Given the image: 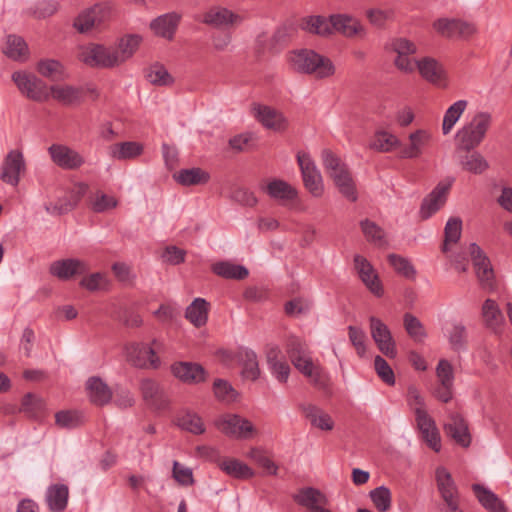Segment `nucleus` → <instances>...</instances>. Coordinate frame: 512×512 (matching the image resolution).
<instances>
[{"instance_id": "nucleus-32", "label": "nucleus", "mask_w": 512, "mask_h": 512, "mask_svg": "<svg viewBox=\"0 0 512 512\" xmlns=\"http://www.w3.org/2000/svg\"><path fill=\"white\" fill-rule=\"evenodd\" d=\"M300 27L302 30L310 34H315L322 37L333 34L331 16L329 18L321 15L307 16L302 19Z\"/></svg>"}, {"instance_id": "nucleus-11", "label": "nucleus", "mask_w": 512, "mask_h": 512, "mask_svg": "<svg viewBox=\"0 0 512 512\" xmlns=\"http://www.w3.org/2000/svg\"><path fill=\"white\" fill-rule=\"evenodd\" d=\"M297 161L301 169L305 187L313 196L320 197L324 190L322 177L314 162L307 154H298Z\"/></svg>"}, {"instance_id": "nucleus-38", "label": "nucleus", "mask_w": 512, "mask_h": 512, "mask_svg": "<svg viewBox=\"0 0 512 512\" xmlns=\"http://www.w3.org/2000/svg\"><path fill=\"white\" fill-rule=\"evenodd\" d=\"M69 497L68 487L64 484H55L50 486L46 492V502L52 512H62L65 510Z\"/></svg>"}, {"instance_id": "nucleus-30", "label": "nucleus", "mask_w": 512, "mask_h": 512, "mask_svg": "<svg viewBox=\"0 0 512 512\" xmlns=\"http://www.w3.org/2000/svg\"><path fill=\"white\" fill-rule=\"evenodd\" d=\"M264 191L270 198L281 204H286L297 198V190L286 181L280 179H273L268 182Z\"/></svg>"}, {"instance_id": "nucleus-39", "label": "nucleus", "mask_w": 512, "mask_h": 512, "mask_svg": "<svg viewBox=\"0 0 512 512\" xmlns=\"http://www.w3.org/2000/svg\"><path fill=\"white\" fill-rule=\"evenodd\" d=\"M209 306L204 298H195L186 308L185 318L195 327H202L207 323Z\"/></svg>"}, {"instance_id": "nucleus-57", "label": "nucleus", "mask_w": 512, "mask_h": 512, "mask_svg": "<svg viewBox=\"0 0 512 512\" xmlns=\"http://www.w3.org/2000/svg\"><path fill=\"white\" fill-rule=\"evenodd\" d=\"M117 200L103 192H96L90 197V207L94 212L103 213L117 206Z\"/></svg>"}, {"instance_id": "nucleus-1", "label": "nucleus", "mask_w": 512, "mask_h": 512, "mask_svg": "<svg viewBox=\"0 0 512 512\" xmlns=\"http://www.w3.org/2000/svg\"><path fill=\"white\" fill-rule=\"evenodd\" d=\"M289 62L293 70L305 74H314L321 79L333 76L336 70L329 58L309 49L292 52Z\"/></svg>"}, {"instance_id": "nucleus-45", "label": "nucleus", "mask_w": 512, "mask_h": 512, "mask_svg": "<svg viewBox=\"0 0 512 512\" xmlns=\"http://www.w3.org/2000/svg\"><path fill=\"white\" fill-rule=\"evenodd\" d=\"M143 146L138 142H121L110 147V156L117 160L132 159L139 156Z\"/></svg>"}, {"instance_id": "nucleus-26", "label": "nucleus", "mask_w": 512, "mask_h": 512, "mask_svg": "<svg viewBox=\"0 0 512 512\" xmlns=\"http://www.w3.org/2000/svg\"><path fill=\"white\" fill-rule=\"evenodd\" d=\"M49 93L50 97L66 106L77 105L84 97V90L72 85H52Z\"/></svg>"}, {"instance_id": "nucleus-40", "label": "nucleus", "mask_w": 512, "mask_h": 512, "mask_svg": "<svg viewBox=\"0 0 512 512\" xmlns=\"http://www.w3.org/2000/svg\"><path fill=\"white\" fill-rule=\"evenodd\" d=\"M211 270L214 274L225 279L243 280L249 274L246 267L227 261L214 263L211 267Z\"/></svg>"}, {"instance_id": "nucleus-24", "label": "nucleus", "mask_w": 512, "mask_h": 512, "mask_svg": "<svg viewBox=\"0 0 512 512\" xmlns=\"http://www.w3.org/2000/svg\"><path fill=\"white\" fill-rule=\"evenodd\" d=\"M292 498L299 506L307 509L308 512H312L321 505L328 504L326 495L314 487L300 488Z\"/></svg>"}, {"instance_id": "nucleus-33", "label": "nucleus", "mask_w": 512, "mask_h": 512, "mask_svg": "<svg viewBox=\"0 0 512 512\" xmlns=\"http://www.w3.org/2000/svg\"><path fill=\"white\" fill-rule=\"evenodd\" d=\"M181 16L175 12L167 13L154 19L150 27L158 36L172 39L178 27Z\"/></svg>"}, {"instance_id": "nucleus-15", "label": "nucleus", "mask_w": 512, "mask_h": 512, "mask_svg": "<svg viewBox=\"0 0 512 512\" xmlns=\"http://www.w3.org/2000/svg\"><path fill=\"white\" fill-rule=\"evenodd\" d=\"M444 430L459 446L463 448L470 446L472 438L468 423L460 414L455 412L450 413L447 422L444 424Z\"/></svg>"}, {"instance_id": "nucleus-13", "label": "nucleus", "mask_w": 512, "mask_h": 512, "mask_svg": "<svg viewBox=\"0 0 512 512\" xmlns=\"http://www.w3.org/2000/svg\"><path fill=\"white\" fill-rule=\"evenodd\" d=\"M140 390L145 403L154 410L163 411L169 406V399L162 387L153 379H142Z\"/></svg>"}, {"instance_id": "nucleus-58", "label": "nucleus", "mask_w": 512, "mask_h": 512, "mask_svg": "<svg viewBox=\"0 0 512 512\" xmlns=\"http://www.w3.org/2000/svg\"><path fill=\"white\" fill-rule=\"evenodd\" d=\"M178 425L193 434L205 432V426L200 416L195 413H186L178 418Z\"/></svg>"}, {"instance_id": "nucleus-22", "label": "nucleus", "mask_w": 512, "mask_h": 512, "mask_svg": "<svg viewBox=\"0 0 512 512\" xmlns=\"http://www.w3.org/2000/svg\"><path fill=\"white\" fill-rule=\"evenodd\" d=\"M173 375L184 383L198 384L206 380L205 369L197 363L179 362L171 366Z\"/></svg>"}, {"instance_id": "nucleus-62", "label": "nucleus", "mask_w": 512, "mask_h": 512, "mask_svg": "<svg viewBox=\"0 0 512 512\" xmlns=\"http://www.w3.org/2000/svg\"><path fill=\"white\" fill-rule=\"evenodd\" d=\"M77 205L73 203L68 193L58 198L55 202L45 206L48 213L52 215H62L73 210Z\"/></svg>"}, {"instance_id": "nucleus-64", "label": "nucleus", "mask_w": 512, "mask_h": 512, "mask_svg": "<svg viewBox=\"0 0 512 512\" xmlns=\"http://www.w3.org/2000/svg\"><path fill=\"white\" fill-rule=\"evenodd\" d=\"M349 340L356 350L359 357H363L366 353V334L355 326L348 327Z\"/></svg>"}, {"instance_id": "nucleus-28", "label": "nucleus", "mask_w": 512, "mask_h": 512, "mask_svg": "<svg viewBox=\"0 0 512 512\" xmlns=\"http://www.w3.org/2000/svg\"><path fill=\"white\" fill-rule=\"evenodd\" d=\"M333 32H339L345 37L364 36L365 29L360 22L346 14L331 15Z\"/></svg>"}, {"instance_id": "nucleus-20", "label": "nucleus", "mask_w": 512, "mask_h": 512, "mask_svg": "<svg viewBox=\"0 0 512 512\" xmlns=\"http://www.w3.org/2000/svg\"><path fill=\"white\" fill-rule=\"evenodd\" d=\"M127 359L135 367H152L157 368L160 360L156 356L155 351L143 343H133L127 346Z\"/></svg>"}, {"instance_id": "nucleus-42", "label": "nucleus", "mask_w": 512, "mask_h": 512, "mask_svg": "<svg viewBox=\"0 0 512 512\" xmlns=\"http://www.w3.org/2000/svg\"><path fill=\"white\" fill-rule=\"evenodd\" d=\"M239 360L243 366V377L252 381L258 379L260 369L256 353L251 349H243L239 352Z\"/></svg>"}, {"instance_id": "nucleus-61", "label": "nucleus", "mask_w": 512, "mask_h": 512, "mask_svg": "<svg viewBox=\"0 0 512 512\" xmlns=\"http://www.w3.org/2000/svg\"><path fill=\"white\" fill-rule=\"evenodd\" d=\"M449 343L453 350L460 351L466 348L467 332L463 324L453 325L449 333Z\"/></svg>"}, {"instance_id": "nucleus-6", "label": "nucleus", "mask_w": 512, "mask_h": 512, "mask_svg": "<svg viewBox=\"0 0 512 512\" xmlns=\"http://www.w3.org/2000/svg\"><path fill=\"white\" fill-rule=\"evenodd\" d=\"M215 426L225 435L236 439H248L255 429L253 424L239 415L225 414L215 421Z\"/></svg>"}, {"instance_id": "nucleus-23", "label": "nucleus", "mask_w": 512, "mask_h": 512, "mask_svg": "<svg viewBox=\"0 0 512 512\" xmlns=\"http://www.w3.org/2000/svg\"><path fill=\"white\" fill-rule=\"evenodd\" d=\"M88 270L87 264L78 259L55 261L50 266L51 274L61 280H68L75 275L85 274Z\"/></svg>"}, {"instance_id": "nucleus-41", "label": "nucleus", "mask_w": 512, "mask_h": 512, "mask_svg": "<svg viewBox=\"0 0 512 512\" xmlns=\"http://www.w3.org/2000/svg\"><path fill=\"white\" fill-rule=\"evenodd\" d=\"M37 71L51 81H62L67 77L62 63L54 59L40 60L37 64Z\"/></svg>"}, {"instance_id": "nucleus-3", "label": "nucleus", "mask_w": 512, "mask_h": 512, "mask_svg": "<svg viewBox=\"0 0 512 512\" xmlns=\"http://www.w3.org/2000/svg\"><path fill=\"white\" fill-rule=\"evenodd\" d=\"M322 161L327 174L333 179L339 192L349 201L355 202L357 191L346 164L328 149L322 151Z\"/></svg>"}, {"instance_id": "nucleus-12", "label": "nucleus", "mask_w": 512, "mask_h": 512, "mask_svg": "<svg viewBox=\"0 0 512 512\" xmlns=\"http://www.w3.org/2000/svg\"><path fill=\"white\" fill-rule=\"evenodd\" d=\"M433 27L446 38H468L476 32L473 24L458 19L441 18L434 22Z\"/></svg>"}, {"instance_id": "nucleus-29", "label": "nucleus", "mask_w": 512, "mask_h": 512, "mask_svg": "<svg viewBox=\"0 0 512 512\" xmlns=\"http://www.w3.org/2000/svg\"><path fill=\"white\" fill-rule=\"evenodd\" d=\"M472 491L475 497L488 512H507V507L494 492L481 484H473Z\"/></svg>"}, {"instance_id": "nucleus-44", "label": "nucleus", "mask_w": 512, "mask_h": 512, "mask_svg": "<svg viewBox=\"0 0 512 512\" xmlns=\"http://www.w3.org/2000/svg\"><path fill=\"white\" fill-rule=\"evenodd\" d=\"M459 158L462 169L470 173L482 174L489 168L487 160L477 151L466 152Z\"/></svg>"}, {"instance_id": "nucleus-49", "label": "nucleus", "mask_w": 512, "mask_h": 512, "mask_svg": "<svg viewBox=\"0 0 512 512\" xmlns=\"http://www.w3.org/2000/svg\"><path fill=\"white\" fill-rule=\"evenodd\" d=\"M45 406V402L41 397L33 393H27L22 398L20 411L28 417L36 418L43 413Z\"/></svg>"}, {"instance_id": "nucleus-55", "label": "nucleus", "mask_w": 512, "mask_h": 512, "mask_svg": "<svg viewBox=\"0 0 512 512\" xmlns=\"http://www.w3.org/2000/svg\"><path fill=\"white\" fill-rule=\"evenodd\" d=\"M55 423L60 428L73 429L83 423V418L77 411L63 410L55 414Z\"/></svg>"}, {"instance_id": "nucleus-60", "label": "nucleus", "mask_w": 512, "mask_h": 512, "mask_svg": "<svg viewBox=\"0 0 512 512\" xmlns=\"http://www.w3.org/2000/svg\"><path fill=\"white\" fill-rule=\"evenodd\" d=\"M388 261L397 273L403 275L408 279L415 278L416 271L412 264L406 258L396 254H390L388 256Z\"/></svg>"}, {"instance_id": "nucleus-37", "label": "nucleus", "mask_w": 512, "mask_h": 512, "mask_svg": "<svg viewBox=\"0 0 512 512\" xmlns=\"http://www.w3.org/2000/svg\"><path fill=\"white\" fill-rule=\"evenodd\" d=\"M142 37L138 34H127L121 37L114 47L120 65L129 60L138 50Z\"/></svg>"}, {"instance_id": "nucleus-51", "label": "nucleus", "mask_w": 512, "mask_h": 512, "mask_svg": "<svg viewBox=\"0 0 512 512\" xmlns=\"http://www.w3.org/2000/svg\"><path fill=\"white\" fill-rule=\"evenodd\" d=\"M398 138L386 131H378L375 133L370 148L379 152H390L393 148L399 146Z\"/></svg>"}, {"instance_id": "nucleus-16", "label": "nucleus", "mask_w": 512, "mask_h": 512, "mask_svg": "<svg viewBox=\"0 0 512 512\" xmlns=\"http://www.w3.org/2000/svg\"><path fill=\"white\" fill-rule=\"evenodd\" d=\"M451 187V182L443 183L440 182L436 187L428 194L420 207V216L423 220L430 218L436 213L447 200V195Z\"/></svg>"}, {"instance_id": "nucleus-34", "label": "nucleus", "mask_w": 512, "mask_h": 512, "mask_svg": "<svg viewBox=\"0 0 512 512\" xmlns=\"http://www.w3.org/2000/svg\"><path fill=\"white\" fill-rule=\"evenodd\" d=\"M89 399L98 406L107 404L112 398V392L108 385L99 377H91L86 383Z\"/></svg>"}, {"instance_id": "nucleus-21", "label": "nucleus", "mask_w": 512, "mask_h": 512, "mask_svg": "<svg viewBox=\"0 0 512 512\" xmlns=\"http://www.w3.org/2000/svg\"><path fill=\"white\" fill-rule=\"evenodd\" d=\"M469 253L479 281L483 285H490L494 272L489 258L476 243L470 244Z\"/></svg>"}, {"instance_id": "nucleus-7", "label": "nucleus", "mask_w": 512, "mask_h": 512, "mask_svg": "<svg viewBox=\"0 0 512 512\" xmlns=\"http://www.w3.org/2000/svg\"><path fill=\"white\" fill-rule=\"evenodd\" d=\"M48 154L52 162L63 170H78L85 164V157L80 152L64 144L50 145Z\"/></svg>"}, {"instance_id": "nucleus-48", "label": "nucleus", "mask_w": 512, "mask_h": 512, "mask_svg": "<svg viewBox=\"0 0 512 512\" xmlns=\"http://www.w3.org/2000/svg\"><path fill=\"white\" fill-rule=\"evenodd\" d=\"M467 105L468 102L466 100H458L446 110L442 123V132L444 135L451 132L454 125L465 111Z\"/></svg>"}, {"instance_id": "nucleus-31", "label": "nucleus", "mask_w": 512, "mask_h": 512, "mask_svg": "<svg viewBox=\"0 0 512 512\" xmlns=\"http://www.w3.org/2000/svg\"><path fill=\"white\" fill-rule=\"evenodd\" d=\"M416 68L425 80L433 84L441 85L442 81L445 79L443 66L434 58H422L416 62Z\"/></svg>"}, {"instance_id": "nucleus-8", "label": "nucleus", "mask_w": 512, "mask_h": 512, "mask_svg": "<svg viewBox=\"0 0 512 512\" xmlns=\"http://www.w3.org/2000/svg\"><path fill=\"white\" fill-rule=\"evenodd\" d=\"M26 171V163L20 150H11L5 156L0 172V180L16 187L20 182L21 174Z\"/></svg>"}, {"instance_id": "nucleus-50", "label": "nucleus", "mask_w": 512, "mask_h": 512, "mask_svg": "<svg viewBox=\"0 0 512 512\" xmlns=\"http://www.w3.org/2000/svg\"><path fill=\"white\" fill-rule=\"evenodd\" d=\"M285 350L292 363L299 362L301 358L310 355L307 344L296 336L287 338Z\"/></svg>"}, {"instance_id": "nucleus-2", "label": "nucleus", "mask_w": 512, "mask_h": 512, "mask_svg": "<svg viewBox=\"0 0 512 512\" xmlns=\"http://www.w3.org/2000/svg\"><path fill=\"white\" fill-rule=\"evenodd\" d=\"M491 124L492 116L490 113H476L471 121L457 132L456 152H469L478 147L484 140Z\"/></svg>"}, {"instance_id": "nucleus-47", "label": "nucleus", "mask_w": 512, "mask_h": 512, "mask_svg": "<svg viewBox=\"0 0 512 512\" xmlns=\"http://www.w3.org/2000/svg\"><path fill=\"white\" fill-rule=\"evenodd\" d=\"M4 53L13 60H25L28 55V46L20 36L9 35L6 41Z\"/></svg>"}, {"instance_id": "nucleus-4", "label": "nucleus", "mask_w": 512, "mask_h": 512, "mask_svg": "<svg viewBox=\"0 0 512 512\" xmlns=\"http://www.w3.org/2000/svg\"><path fill=\"white\" fill-rule=\"evenodd\" d=\"M78 58L90 67L113 68L120 66L114 47L88 44L79 47Z\"/></svg>"}, {"instance_id": "nucleus-54", "label": "nucleus", "mask_w": 512, "mask_h": 512, "mask_svg": "<svg viewBox=\"0 0 512 512\" xmlns=\"http://www.w3.org/2000/svg\"><path fill=\"white\" fill-rule=\"evenodd\" d=\"M369 496L379 512H386L391 508L392 494L388 487L379 486L371 490Z\"/></svg>"}, {"instance_id": "nucleus-27", "label": "nucleus", "mask_w": 512, "mask_h": 512, "mask_svg": "<svg viewBox=\"0 0 512 512\" xmlns=\"http://www.w3.org/2000/svg\"><path fill=\"white\" fill-rule=\"evenodd\" d=\"M482 317L486 328L495 334L502 332L505 319L504 316L493 299H486L482 305Z\"/></svg>"}, {"instance_id": "nucleus-63", "label": "nucleus", "mask_w": 512, "mask_h": 512, "mask_svg": "<svg viewBox=\"0 0 512 512\" xmlns=\"http://www.w3.org/2000/svg\"><path fill=\"white\" fill-rule=\"evenodd\" d=\"M374 368L379 378L387 385L393 386L395 384V375L388 364V362L381 356H376L374 359Z\"/></svg>"}, {"instance_id": "nucleus-36", "label": "nucleus", "mask_w": 512, "mask_h": 512, "mask_svg": "<svg viewBox=\"0 0 512 512\" xmlns=\"http://www.w3.org/2000/svg\"><path fill=\"white\" fill-rule=\"evenodd\" d=\"M300 409L312 426L321 430L330 431L334 427L332 418L319 407L313 404H301Z\"/></svg>"}, {"instance_id": "nucleus-59", "label": "nucleus", "mask_w": 512, "mask_h": 512, "mask_svg": "<svg viewBox=\"0 0 512 512\" xmlns=\"http://www.w3.org/2000/svg\"><path fill=\"white\" fill-rule=\"evenodd\" d=\"M403 321L405 330L415 341H422L426 337L424 327L418 318L410 313H406Z\"/></svg>"}, {"instance_id": "nucleus-19", "label": "nucleus", "mask_w": 512, "mask_h": 512, "mask_svg": "<svg viewBox=\"0 0 512 512\" xmlns=\"http://www.w3.org/2000/svg\"><path fill=\"white\" fill-rule=\"evenodd\" d=\"M109 16V7L97 4L92 8L81 13L74 22V27L80 33H86L91 29L98 27Z\"/></svg>"}, {"instance_id": "nucleus-25", "label": "nucleus", "mask_w": 512, "mask_h": 512, "mask_svg": "<svg viewBox=\"0 0 512 512\" xmlns=\"http://www.w3.org/2000/svg\"><path fill=\"white\" fill-rule=\"evenodd\" d=\"M255 116L267 129L280 132L286 130L288 127V121L284 115L269 106H258Z\"/></svg>"}, {"instance_id": "nucleus-43", "label": "nucleus", "mask_w": 512, "mask_h": 512, "mask_svg": "<svg viewBox=\"0 0 512 512\" xmlns=\"http://www.w3.org/2000/svg\"><path fill=\"white\" fill-rule=\"evenodd\" d=\"M175 180L183 186L205 184L210 175L201 168L182 169L174 175Z\"/></svg>"}, {"instance_id": "nucleus-53", "label": "nucleus", "mask_w": 512, "mask_h": 512, "mask_svg": "<svg viewBox=\"0 0 512 512\" xmlns=\"http://www.w3.org/2000/svg\"><path fill=\"white\" fill-rule=\"evenodd\" d=\"M146 78L153 85L166 86L173 83L172 76L167 69L159 63H155L147 69Z\"/></svg>"}, {"instance_id": "nucleus-10", "label": "nucleus", "mask_w": 512, "mask_h": 512, "mask_svg": "<svg viewBox=\"0 0 512 512\" xmlns=\"http://www.w3.org/2000/svg\"><path fill=\"white\" fill-rule=\"evenodd\" d=\"M244 17L223 6H212L203 13L201 22L214 28L238 26Z\"/></svg>"}, {"instance_id": "nucleus-46", "label": "nucleus", "mask_w": 512, "mask_h": 512, "mask_svg": "<svg viewBox=\"0 0 512 512\" xmlns=\"http://www.w3.org/2000/svg\"><path fill=\"white\" fill-rule=\"evenodd\" d=\"M219 467L227 475L237 479H249L254 475L253 470L249 466L233 458L223 460Z\"/></svg>"}, {"instance_id": "nucleus-14", "label": "nucleus", "mask_w": 512, "mask_h": 512, "mask_svg": "<svg viewBox=\"0 0 512 512\" xmlns=\"http://www.w3.org/2000/svg\"><path fill=\"white\" fill-rule=\"evenodd\" d=\"M437 488L446 508L460 505L458 488L447 469L439 467L436 470Z\"/></svg>"}, {"instance_id": "nucleus-5", "label": "nucleus", "mask_w": 512, "mask_h": 512, "mask_svg": "<svg viewBox=\"0 0 512 512\" xmlns=\"http://www.w3.org/2000/svg\"><path fill=\"white\" fill-rule=\"evenodd\" d=\"M12 80L20 93L32 101L45 102L50 98L49 87L32 73L16 71L12 74Z\"/></svg>"}, {"instance_id": "nucleus-9", "label": "nucleus", "mask_w": 512, "mask_h": 512, "mask_svg": "<svg viewBox=\"0 0 512 512\" xmlns=\"http://www.w3.org/2000/svg\"><path fill=\"white\" fill-rule=\"evenodd\" d=\"M371 337L377 348L387 357L395 358L397 355L396 343L388 326L379 318H369Z\"/></svg>"}, {"instance_id": "nucleus-35", "label": "nucleus", "mask_w": 512, "mask_h": 512, "mask_svg": "<svg viewBox=\"0 0 512 512\" xmlns=\"http://www.w3.org/2000/svg\"><path fill=\"white\" fill-rule=\"evenodd\" d=\"M430 135L424 130H417L409 135L410 144L403 146L400 150V157L404 159L418 158L423 148L429 142Z\"/></svg>"}, {"instance_id": "nucleus-52", "label": "nucleus", "mask_w": 512, "mask_h": 512, "mask_svg": "<svg viewBox=\"0 0 512 512\" xmlns=\"http://www.w3.org/2000/svg\"><path fill=\"white\" fill-rule=\"evenodd\" d=\"M462 231V220L459 217H451L446 222L444 228V243L442 246V251H448V245L450 243H457L461 237Z\"/></svg>"}, {"instance_id": "nucleus-18", "label": "nucleus", "mask_w": 512, "mask_h": 512, "mask_svg": "<svg viewBox=\"0 0 512 512\" xmlns=\"http://www.w3.org/2000/svg\"><path fill=\"white\" fill-rule=\"evenodd\" d=\"M354 267L357 271L359 278L365 286L376 296L380 297L383 294V287L379 280L378 274L371 265V263L361 255H355Z\"/></svg>"}, {"instance_id": "nucleus-56", "label": "nucleus", "mask_w": 512, "mask_h": 512, "mask_svg": "<svg viewBox=\"0 0 512 512\" xmlns=\"http://www.w3.org/2000/svg\"><path fill=\"white\" fill-rule=\"evenodd\" d=\"M213 392L215 397L222 402H233L238 394L232 385L223 379H216L213 383Z\"/></svg>"}, {"instance_id": "nucleus-17", "label": "nucleus", "mask_w": 512, "mask_h": 512, "mask_svg": "<svg viewBox=\"0 0 512 512\" xmlns=\"http://www.w3.org/2000/svg\"><path fill=\"white\" fill-rule=\"evenodd\" d=\"M451 187V182L443 183L440 182L436 187L428 194L420 207V216L423 220L430 218L436 213L447 200V195Z\"/></svg>"}]
</instances>
